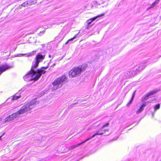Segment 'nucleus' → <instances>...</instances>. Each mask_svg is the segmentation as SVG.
<instances>
[{"mask_svg":"<svg viewBox=\"0 0 161 161\" xmlns=\"http://www.w3.org/2000/svg\"><path fill=\"white\" fill-rule=\"evenodd\" d=\"M36 3V2H35L34 1H30L29 3L27 2H25L21 4V6L24 7H26L29 5H31L33 4H34L35 3Z\"/></svg>","mask_w":161,"mask_h":161,"instance_id":"obj_10","label":"nucleus"},{"mask_svg":"<svg viewBox=\"0 0 161 161\" xmlns=\"http://www.w3.org/2000/svg\"><path fill=\"white\" fill-rule=\"evenodd\" d=\"M69 40H68V41H67V42L65 43V44H67L68 43V42H69Z\"/></svg>","mask_w":161,"mask_h":161,"instance_id":"obj_22","label":"nucleus"},{"mask_svg":"<svg viewBox=\"0 0 161 161\" xmlns=\"http://www.w3.org/2000/svg\"><path fill=\"white\" fill-rule=\"evenodd\" d=\"M135 73H134V74H132V75H135Z\"/></svg>","mask_w":161,"mask_h":161,"instance_id":"obj_26","label":"nucleus"},{"mask_svg":"<svg viewBox=\"0 0 161 161\" xmlns=\"http://www.w3.org/2000/svg\"><path fill=\"white\" fill-rule=\"evenodd\" d=\"M12 66H9L7 64L1 65H0V75L6 70L10 69Z\"/></svg>","mask_w":161,"mask_h":161,"instance_id":"obj_7","label":"nucleus"},{"mask_svg":"<svg viewBox=\"0 0 161 161\" xmlns=\"http://www.w3.org/2000/svg\"><path fill=\"white\" fill-rule=\"evenodd\" d=\"M109 125V124L108 123H107L105 125H104L102 127V129H103L104 127L106 126H107Z\"/></svg>","mask_w":161,"mask_h":161,"instance_id":"obj_19","label":"nucleus"},{"mask_svg":"<svg viewBox=\"0 0 161 161\" xmlns=\"http://www.w3.org/2000/svg\"><path fill=\"white\" fill-rule=\"evenodd\" d=\"M136 92V91H135L134 92V93H133V94L132 95V98H131L129 102L127 104V106H129L132 103V101H133V100L134 98V97Z\"/></svg>","mask_w":161,"mask_h":161,"instance_id":"obj_14","label":"nucleus"},{"mask_svg":"<svg viewBox=\"0 0 161 161\" xmlns=\"http://www.w3.org/2000/svg\"><path fill=\"white\" fill-rule=\"evenodd\" d=\"M156 0L159 3V1L160 0Z\"/></svg>","mask_w":161,"mask_h":161,"instance_id":"obj_24","label":"nucleus"},{"mask_svg":"<svg viewBox=\"0 0 161 161\" xmlns=\"http://www.w3.org/2000/svg\"><path fill=\"white\" fill-rule=\"evenodd\" d=\"M104 15V14H103L101 15H98L95 17L89 19L86 21V23L87 25H89L92 23V22L98 18L103 16Z\"/></svg>","mask_w":161,"mask_h":161,"instance_id":"obj_8","label":"nucleus"},{"mask_svg":"<svg viewBox=\"0 0 161 161\" xmlns=\"http://www.w3.org/2000/svg\"><path fill=\"white\" fill-rule=\"evenodd\" d=\"M158 91L159 90L158 89H155L150 91L144 96V99L145 100H147L149 97L156 94L158 92Z\"/></svg>","mask_w":161,"mask_h":161,"instance_id":"obj_5","label":"nucleus"},{"mask_svg":"<svg viewBox=\"0 0 161 161\" xmlns=\"http://www.w3.org/2000/svg\"><path fill=\"white\" fill-rule=\"evenodd\" d=\"M38 103L36 99H33L28 103H26L17 112L6 117L3 121V124L7 123L19 117L20 115L27 113L33 109L36 105Z\"/></svg>","mask_w":161,"mask_h":161,"instance_id":"obj_2","label":"nucleus"},{"mask_svg":"<svg viewBox=\"0 0 161 161\" xmlns=\"http://www.w3.org/2000/svg\"><path fill=\"white\" fill-rule=\"evenodd\" d=\"M92 139V138H91V137L88 138L87 139H86L85 141L82 142L81 143H80L79 144H77L75 145H73V146H71L70 147H69V150H71L72 149H74L75 148H76V147H77L78 146H79L81 145V144H82L83 143H84L85 142L88 141V140H89L90 139Z\"/></svg>","mask_w":161,"mask_h":161,"instance_id":"obj_9","label":"nucleus"},{"mask_svg":"<svg viewBox=\"0 0 161 161\" xmlns=\"http://www.w3.org/2000/svg\"><path fill=\"white\" fill-rule=\"evenodd\" d=\"M36 52V51H34L32 52L28 53L26 54H19L16 55L15 57H21L23 56H25V57H31Z\"/></svg>","mask_w":161,"mask_h":161,"instance_id":"obj_6","label":"nucleus"},{"mask_svg":"<svg viewBox=\"0 0 161 161\" xmlns=\"http://www.w3.org/2000/svg\"><path fill=\"white\" fill-rule=\"evenodd\" d=\"M4 134V133H3V134L0 136V139H1V138L3 136V135Z\"/></svg>","mask_w":161,"mask_h":161,"instance_id":"obj_21","label":"nucleus"},{"mask_svg":"<svg viewBox=\"0 0 161 161\" xmlns=\"http://www.w3.org/2000/svg\"><path fill=\"white\" fill-rule=\"evenodd\" d=\"M144 68V67L142 68H141V69H140V70H142V69H143Z\"/></svg>","mask_w":161,"mask_h":161,"instance_id":"obj_25","label":"nucleus"},{"mask_svg":"<svg viewBox=\"0 0 161 161\" xmlns=\"http://www.w3.org/2000/svg\"><path fill=\"white\" fill-rule=\"evenodd\" d=\"M67 80V78L65 75H63L55 80L52 83L53 86L52 90H55L61 87L63 82Z\"/></svg>","mask_w":161,"mask_h":161,"instance_id":"obj_4","label":"nucleus"},{"mask_svg":"<svg viewBox=\"0 0 161 161\" xmlns=\"http://www.w3.org/2000/svg\"><path fill=\"white\" fill-rule=\"evenodd\" d=\"M103 129L101 128L99 130L96 132L92 136H91V138H92L94 137L95 136L97 135H103L104 132H103Z\"/></svg>","mask_w":161,"mask_h":161,"instance_id":"obj_11","label":"nucleus"},{"mask_svg":"<svg viewBox=\"0 0 161 161\" xmlns=\"http://www.w3.org/2000/svg\"><path fill=\"white\" fill-rule=\"evenodd\" d=\"M146 106V103H143L142 105L141 106L139 109H138L136 112L137 114H139L142 112L144 109V108Z\"/></svg>","mask_w":161,"mask_h":161,"instance_id":"obj_12","label":"nucleus"},{"mask_svg":"<svg viewBox=\"0 0 161 161\" xmlns=\"http://www.w3.org/2000/svg\"><path fill=\"white\" fill-rule=\"evenodd\" d=\"M159 3L157 2L156 0L150 6V7H149L148 8V9H151L152 8H153V7H154L155 6Z\"/></svg>","mask_w":161,"mask_h":161,"instance_id":"obj_13","label":"nucleus"},{"mask_svg":"<svg viewBox=\"0 0 161 161\" xmlns=\"http://www.w3.org/2000/svg\"><path fill=\"white\" fill-rule=\"evenodd\" d=\"M85 69L86 68L83 66L74 68L69 72V76L70 78L76 77L80 75Z\"/></svg>","mask_w":161,"mask_h":161,"instance_id":"obj_3","label":"nucleus"},{"mask_svg":"<svg viewBox=\"0 0 161 161\" xmlns=\"http://www.w3.org/2000/svg\"><path fill=\"white\" fill-rule=\"evenodd\" d=\"M142 67L141 66H140L139 67V68L140 69V67Z\"/></svg>","mask_w":161,"mask_h":161,"instance_id":"obj_27","label":"nucleus"},{"mask_svg":"<svg viewBox=\"0 0 161 161\" xmlns=\"http://www.w3.org/2000/svg\"><path fill=\"white\" fill-rule=\"evenodd\" d=\"M79 32H79L78 34H77L76 35H75L72 38L69 40V41H71L73 40L75 38H76L77 37V35L79 34Z\"/></svg>","mask_w":161,"mask_h":161,"instance_id":"obj_17","label":"nucleus"},{"mask_svg":"<svg viewBox=\"0 0 161 161\" xmlns=\"http://www.w3.org/2000/svg\"><path fill=\"white\" fill-rule=\"evenodd\" d=\"M2 119L1 118H0V123L2 121Z\"/></svg>","mask_w":161,"mask_h":161,"instance_id":"obj_23","label":"nucleus"},{"mask_svg":"<svg viewBox=\"0 0 161 161\" xmlns=\"http://www.w3.org/2000/svg\"><path fill=\"white\" fill-rule=\"evenodd\" d=\"M160 105L158 103L154 107V109L155 111H156L157 109L160 108Z\"/></svg>","mask_w":161,"mask_h":161,"instance_id":"obj_16","label":"nucleus"},{"mask_svg":"<svg viewBox=\"0 0 161 161\" xmlns=\"http://www.w3.org/2000/svg\"><path fill=\"white\" fill-rule=\"evenodd\" d=\"M45 58V56L39 53L35 58V59L32 63V65L30 71L24 77L25 80L27 81L37 80L42 75L46 73L45 69L48 68V66L43 67L40 69L35 70L34 68L37 67L39 62L42 61Z\"/></svg>","mask_w":161,"mask_h":161,"instance_id":"obj_1","label":"nucleus"},{"mask_svg":"<svg viewBox=\"0 0 161 161\" xmlns=\"http://www.w3.org/2000/svg\"><path fill=\"white\" fill-rule=\"evenodd\" d=\"M153 101V100H149V101L146 102H145V103H146V106L148 105V103H151V102H152Z\"/></svg>","mask_w":161,"mask_h":161,"instance_id":"obj_18","label":"nucleus"},{"mask_svg":"<svg viewBox=\"0 0 161 161\" xmlns=\"http://www.w3.org/2000/svg\"><path fill=\"white\" fill-rule=\"evenodd\" d=\"M108 129H105L104 130H103V132H104V133H105L106 131H108Z\"/></svg>","mask_w":161,"mask_h":161,"instance_id":"obj_20","label":"nucleus"},{"mask_svg":"<svg viewBox=\"0 0 161 161\" xmlns=\"http://www.w3.org/2000/svg\"><path fill=\"white\" fill-rule=\"evenodd\" d=\"M20 97V95L17 96H16L15 95H14L11 98V100L12 101H14V100H17V99H18Z\"/></svg>","mask_w":161,"mask_h":161,"instance_id":"obj_15","label":"nucleus"}]
</instances>
